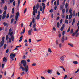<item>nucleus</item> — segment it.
Wrapping results in <instances>:
<instances>
[{
  "label": "nucleus",
  "instance_id": "f257e3e1",
  "mask_svg": "<svg viewBox=\"0 0 79 79\" xmlns=\"http://www.w3.org/2000/svg\"><path fill=\"white\" fill-rule=\"evenodd\" d=\"M20 68L21 69H22V70L23 71H25V72L26 73H27V71L29 70V66L27 65H26L25 67V68L24 67H23L22 66H20Z\"/></svg>",
  "mask_w": 79,
  "mask_h": 79
},
{
  "label": "nucleus",
  "instance_id": "f03ea898",
  "mask_svg": "<svg viewBox=\"0 0 79 79\" xmlns=\"http://www.w3.org/2000/svg\"><path fill=\"white\" fill-rule=\"evenodd\" d=\"M35 8H36V7L35 5H34L33 8V15L34 18H35V13H37V10Z\"/></svg>",
  "mask_w": 79,
  "mask_h": 79
},
{
  "label": "nucleus",
  "instance_id": "7ed1b4c3",
  "mask_svg": "<svg viewBox=\"0 0 79 79\" xmlns=\"http://www.w3.org/2000/svg\"><path fill=\"white\" fill-rule=\"evenodd\" d=\"M13 32H9L8 35H10L11 36V37L12 41H14V37H13V36H12L13 35Z\"/></svg>",
  "mask_w": 79,
  "mask_h": 79
},
{
  "label": "nucleus",
  "instance_id": "20e7f679",
  "mask_svg": "<svg viewBox=\"0 0 79 79\" xmlns=\"http://www.w3.org/2000/svg\"><path fill=\"white\" fill-rule=\"evenodd\" d=\"M2 41H1L0 43V45H1V47H2L4 45L5 43V37H2Z\"/></svg>",
  "mask_w": 79,
  "mask_h": 79
},
{
  "label": "nucleus",
  "instance_id": "39448f33",
  "mask_svg": "<svg viewBox=\"0 0 79 79\" xmlns=\"http://www.w3.org/2000/svg\"><path fill=\"white\" fill-rule=\"evenodd\" d=\"M21 64H23L24 67H25L26 66V61L24 60H21Z\"/></svg>",
  "mask_w": 79,
  "mask_h": 79
},
{
  "label": "nucleus",
  "instance_id": "423d86ee",
  "mask_svg": "<svg viewBox=\"0 0 79 79\" xmlns=\"http://www.w3.org/2000/svg\"><path fill=\"white\" fill-rule=\"evenodd\" d=\"M18 16H19V12H17L16 14V15L15 16V20L17 21H18Z\"/></svg>",
  "mask_w": 79,
  "mask_h": 79
},
{
  "label": "nucleus",
  "instance_id": "0eeeda50",
  "mask_svg": "<svg viewBox=\"0 0 79 79\" xmlns=\"http://www.w3.org/2000/svg\"><path fill=\"white\" fill-rule=\"evenodd\" d=\"M64 56H66L65 55L62 56L60 58V59L61 60V61H64V58H65V57Z\"/></svg>",
  "mask_w": 79,
  "mask_h": 79
},
{
  "label": "nucleus",
  "instance_id": "6e6552de",
  "mask_svg": "<svg viewBox=\"0 0 79 79\" xmlns=\"http://www.w3.org/2000/svg\"><path fill=\"white\" fill-rule=\"evenodd\" d=\"M65 40V39H64V36H63L62 37L61 39V41L62 43H63L64 42V41Z\"/></svg>",
  "mask_w": 79,
  "mask_h": 79
},
{
  "label": "nucleus",
  "instance_id": "1a4fd4ad",
  "mask_svg": "<svg viewBox=\"0 0 79 79\" xmlns=\"http://www.w3.org/2000/svg\"><path fill=\"white\" fill-rule=\"evenodd\" d=\"M76 22V19H75V18H74L73 21L72 23V26H73V25L74 24V23Z\"/></svg>",
  "mask_w": 79,
  "mask_h": 79
},
{
  "label": "nucleus",
  "instance_id": "9d476101",
  "mask_svg": "<svg viewBox=\"0 0 79 79\" xmlns=\"http://www.w3.org/2000/svg\"><path fill=\"white\" fill-rule=\"evenodd\" d=\"M7 60H8L7 59H6V57H4L3 59V61L4 62H6L7 61Z\"/></svg>",
  "mask_w": 79,
  "mask_h": 79
},
{
  "label": "nucleus",
  "instance_id": "9b49d317",
  "mask_svg": "<svg viewBox=\"0 0 79 79\" xmlns=\"http://www.w3.org/2000/svg\"><path fill=\"white\" fill-rule=\"evenodd\" d=\"M25 74V73H24V72H22L20 73V75L21 76H24Z\"/></svg>",
  "mask_w": 79,
  "mask_h": 79
},
{
  "label": "nucleus",
  "instance_id": "f8f14e48",
  "mask_svg": "<svg viewBox=\"0 0 79 79\" xmlns=\"http://www.w3.org/2000/svg\"><path fill=\"white\" fill-rule=\"evenodd\" d=\"M26 30V29L25 28H24V30L22 32H21V35H22V34H24L25 32V31Z\"/></svg>",
  "mask_w": 79,
  "mask_h": 79
},
{
  "label": "nucleus",
  "instance_id": "ddd939ff",
  "mask_svg": "<svg viewBox=\"0 0 79 79\" xmlns=\"http://www.w3.org/2000/svg\"><path fill=\"white\" fill-rule=\"evenodd\" d=\"M68 45H69L70 46V47H74V46H73V44L68 43Z\"/></svg>",
  "mask_w": 79,
  "mask_h": 79
},
{
  "label": "nucleus",
  "instance_id": "4468645a",
  "mask_svg": "<svg viewBox=\"0 0 79 79\" xmlns=\"http://www.w3.org/2000/svg\"><path fill=\"white\" fill-rule=\"evenodd\" d=\"M29 35H31L32 34V31L31 30H29L28 31Z\"/></svg>",
  "mask_w": 79,
  "mask_h": 79
},
{
  "label": "nucleus",
  "instance_id": "2eb2a0df",
  "mask_svg": "<svg viewBox=\"0 0 79 79\" xmlns=\"http://www.w3.org/2000/svg\"><path fill=\"white\" fill-rule=\"evenodd\" d=\"M36 9H39V3H37L36 6Z\"/></svg>",
  "mask_w": 79,
  "mask_h": 79
},
{
  "label": "nucleus",
  "instance_id": "dca6fc26",
  "mask_svg": "<svg viewBox=\"0 0 79 79\" xmlns=\"http://www.w3.org/2000/svg\"><path fill=\"white\" fill-rule=\"evenodd\" d=\"M73 63L74 64H78V62L77 61H73Z\"/></svg>",
  "mask_w": 79,
  "mask_h": 79
},
{
  "label": "nucleus",
  "instance_id": "f3484780",
  "mask_svg": "<svg viewBox=\"0 0 79 79\" xmlns=\"http://www.w3.org/2000/svg\"><path fill=\"white\" fill-rule=\"evenodd\" d=\"M63 6L61 5L60 6V10H63Z\"/></svg>",
  "mask_w": 79,
  "mask_h": 79
},
{
  "label": "nucleus",
  "instance_id": "a211bd4d",
  "mask_svg": "<svg viewBox=\"0 0 79 79\" xmlns=\"http://www.w3.org/2000/svg\"><path fill=\"white\" fill-rule=\"evenodd\" d=\"M6 17V15H3L2 17V19H4L5 17Z\"/></svg>",
  "mask_w": 79,
  "mask_h": 79
},
{
  "label": "nucleus",
  "instance_id": "6ab92c4d",
  "mask_svg": "<svg viewBox=\"0 0 79 79\" xmlns=\"http://www.w3.org/2000/svg\"><path fill=\"white\" fill-rule=\"evenodd\" d=\"M64 13H65V9H64L62 10V14L64 15Z\"/></svg>",
  "mask_w": 79,
  "mask_h": 79
},
{
  "label": "nucleus",
  "instance_id": "aec40b11",
  "mask_svg": "<svg viewBox=\"0 0 79 79\" xmlns=\"http://www.w3.org/2000/svg\"><path fill=\"white\" fill-rule=\"evenodd\" d=\"M3 24L4 26H7V23H6L5 22H4L3 23Z\"/></svg>",
  "mask_w": 79,
  "mask_h": 79
},
{
  "label": "nucleus",
  "instance_id": "412c9836",
  "mask_svg": "<svg viewBox=\"0 0 79 79\" xmlns=\"http://www.w3.org/2000/svg\"><path fill=\"white\" fill-rule=\"evenodd\" d=\"M7 46V45L6 44H5L4 45V49H6V46Z\"/></svg>",
  "mask_w": 79,
  "mask_h": 79
},
{
  "label": "nucleus",
  "instance_id": "4be33fe9",
  "mask_svg": "<svg viewBox=\"0 0 79 79\" xmlns=\"http://www.w3.org/2000/svg\"><path fill=\"white\" fill-rule=\"evenodd\" d=\"M70 29H71V27H69L67 30V32H68L70 31Z\"/></svg>",
  "mask_w": 79,
  "mask_h": 79
},
{
  "label": "nucleus",
  "instance_id": "5701e85b",
  "mask_svg": "<svg viewBox=\"0 0 79 79\" xmlns=\"http://www.w3.org/2000/svg\"><path fill=\"white\" fill-rule=\"evenodd\" d=\"M47 73H50V74H52V72L51 71V70H48L47 71Z\"/></svg>",
  "mask_w": 79,
  "mask_h": 79
},
{
  "label": "nucleus",
  "instance_id": "b1692460",
  "mask_svg": "<svg viewBox=\"0 0 79 79\" xmlns=\"http://www.w3.org/2000/svg\"><path fill=\"white\" fill-rule=\"evenodd\" d=\"M66 0H64V2L62 3V5L63 6L65 5V2H66Z\"/></svg>",
  "mask_w": 79,
  "mask_h": 79
},
{
  "label": "nucleus",
  "instance_id": "393cba45",
  "mask_svg": "<svg viewBox=\"0 0 79 79\" xmlns=\"http://www.w3.org/2000/svg\"><path fill=\"white\" fill-rule=\"evenodd\" d=\"M40 18V15H37L36 17V19L37 20H39V18Z\"/></svg>",
  "mask_w": 79,
  "mask_h": 79
},
{
  "label": "nucleus",
  "instance_id": "a878e982",
  "mask_svg": "<svg viewBox=\"0 0 79 79\" xmlns=\"http://www.w3.org/2000/svg\"><path fill=\"white\" fill-rule=\"evenodd\" d=\"M60 3V0H58L57 1V6L59 5V3Z\"/></svg>",
  "mask_w": 79,
  "mask_h": 79
},
{
  "label": "nucleus",
  "instance_id": "bb28decb",
  "mask_svg": "<svg viewBox=\"0 0 79 79\" xmlns=\"http://www.w3.org/2000/svg\"><path fill=\"white\" fill-rule=\"evenodd\" d=\"M9 16H10V13H8L6 15V18H9Z\"/></svg>",
  "mask_w": 79,
  "mask_h": 79
},
{
  "label": "nucleus",
  "instance_id": "cd10ccee",
  "mask_svg": "<svg viewBox=\"0 0 79 79\" xmlns=\"http://www.w3.org/2000/svg\"><path fill=\"white\" fill-rule=\"evenodd\" d=\"M57 27L58 28L59 27H60V23L59 22H58L57 24Z\"/></svg>",
  "mask_w": 79,
  "mask_h": 79
},
{
  "label": "nucleus",
  "instance_id": "c85d7f7f",
  "mask_svg": "<svg viewBox=\"0 0 79 79\" xmlns=\"http://www.w3.org/2000/svg\"><path fill=\"white\" fill-rule=\"evenodd\" d=\"M6 10H7V7L6 6V5H5L4 7V10L6 11Z\"/></svg>",
  "mask_w": 79,
  "mask_h": 79
},
{
  "label": "nucleus",
  "instance_id": "c756f323",
  "mask_svg": "<svg viewBox=\"0 0 79 79\" xmlns=\"http://www.w3.org/2000/svg\"><path fill=\"white\" fill-rule=\"evenodd\" d=\"M48 52H49V53H52V51L51 50V49H50V48H49L48 50Z\"/></svg>",
  "mask_w": 79,
  "mask_h": 79
},
{
  "label": "nucleus",
  "instance_id": "7c9ffc66",
  "mask_svg": "<svg viewBox=\"0 0 79 79\" xmlns=\"http://www.w3.org/2000/svg\"><path fill=\"white\" fill-rule=\"evenodd\" d=\"M14 13H15V9H14V8H13L12 9V13L13 14Z\"/></svg>",
  "mask_w": 79,
  "mask_h": 79
},
{
  "label": "nucleus",
  "instance_id": "2f4dec72",
  "mask_svg": "<svg viewBox=\"0 0 79 79\" xmlns=\"http://www.w3.org/2000/svg\"><path fill=\"white\" fill-rule=\"evenodd\" d=\"M14 21V19L12 18L11 20V22L10 23V24H12L13 23Z\"/></svg>",
  "mask_w": 79,
  "mask_h": 79
},
{
  "label": "nucleus",
  "instance_id": "473e14b6",
  "mask_svg": "<svg viewBox=\"0 0 79 79\" xmlns=\"http://www.w3.org/2000/svg\"><path fill=\"white\" fill-rule=\"evenodd\" d=\"M8 39H9V37H8V35H6V40H8Z\"/></svg>",
  "mask_w": 79,
  "mask_h": 79
},
{
  "label": "nucleus",
  "instance_id": "72a5a7b5",
  "mask_svg": "<svg viewBox=\"0 0 79 79\" xmlns=\"http://www.w3.org/2000/svg\"><path fill=\"white\" fill-rule=\"evenodd\" d=\"M9 42H10V43L11 42V38H9Z\"/></svg>",
  "mask_w": 79,
  "mask_h": 79
},
{
  "label": "nucleus",
  "instance_id": "f704fd0d",
  "mask_svg": "<svg viewBox=\"0 0 79 79\" xmlns=\"http://www.w3.org/2000/svg\"><path fill=\"white\" fill-rule=\"evenodd\" d=\"M36 26V24L34 23L33 25V28H35Z\"/></svg>",
  "mask_w": 79,
  "mask_h": 79
},
{
  "label": "nucleus",
  "instance_id": "c9c22d12",
  "mask_svg": "<svg viewBox=\"0 0 79 79\" xmlns=\"http://www.w3.org/2000/svg\"><path fill=\"white\" fill-rule=\"evenodd\" d=\"M32 22L33 24H34V23L35 22V20L34 19V18H33Z\"/></svg>",
  "mask_w": 79,
  "mask_h": 79
},
{
  "label": "nucleus",
  "instance_id": "e433bc0d",
  "mask_svg": "<svg viewBox=\"0 0 79 79\" xmlns=\"http://www.w3.org/2000/svg\"><path fill=\"white\" fill-rule=\"evenodd\" d=\"M73 33V29H72L70 31V34H72Z\"/></svg>",
  "mask_w": 79,
  "mask_h": 79
},
{
  "label": "nucleus",
  "instance_id": "4c0bfd02",
  "mask_svg": "<svg viewBox=\"0 0 79 79\" xmlns=\"http://www.w3.org/2000/svg\"><path fill=\"white\" fill-rule=\"evenodd\" d=\"M70 16L72 18L73 17V13L72 12L70 13Z\"/></svg>",
  "mask_w": 79,
  "mask_h": 79
},
{
  "label": "nucleus",
  "instance_id": "58836bf2",
  "mask_svg": "<svg viewBox=\"0 0 79 79\" xmlns=\"http://www.w3.org/2000/svg\"><path fill=\"white\" fill-rule=\"evenodd\" d=\"M65 34V31H63L62 32V35H63V36H64V35Z\"/></svg>",
  "mask_w": 79,
  "mask_h": 79
},
{
  "label": "nucleus",
  "instance_id": "ea45409f",
  "mask_svg": "<svg viewBox=\"0 0 79 79\" xmlns=\"http://www.w3.org/2000/svg\"><path fill=\"white\" fill-rule=\"evenodd\" d=\"M6 11L5 10L4 12L3 13V15H6Z\"/></svg>",
  "mask_w": 79,
  "mask_h": 79
},
{
  "label": "nucleus",
  "instance_id": "a19ab883",
  "mask_svg": "<svg viewBox=\"0 0 79 79\" xmlns=\"http://www.w3.org/2000/svg\"><path fill=\"white\" fill-rule=\"evenodd\" d=\"M21 2V1H18V6H19V4H20V2Z\"/></svg>",
  "mask_w": 79,
  "mask_h": 79
},
{
  "label": "nucleus",
  "instance_id": "79ce46f5",
  "mask_svg": "<svg viewBox=\"0 0 79 79\" xmlns=\"http://www.w3.org/2000/svg\"><path fill=\"white\" fill-rule=\"evenodd\" d=\"M75 34H76V33H73L72 35V36H73V37H74Z\"/></svg>",
  "mask_w": 79,
  "mask_h": 79
},
{
  "label": "nucleus",
  "instance_id": "37998d69",
  "mask_svg": "<svg viewBox=\"0 0 79 79\" xmlns=\"http://www.w3.org/2000/svg\"><path fill=\"white\" fill-rule=\"evenodd\" d=\"M32 66H36V64L34 63L32 64Z\"/></svg>",
  "mask_w": 79,
  "mask_h": 79
},
{
  "label": "nucleus",
  "instance_id": "c03bdc74",
  "mask_svg": "<svg viewBox=\"0 0 79 79\" xmlns=\"http://www.w3.org/2000/svg\"><path fill=\"white\" fill-rule=\"evenodd\" d=\"M68 3H66V4H65V8H68Z\"/></svg>",
  "mask_w": 79,
  "mask_h": 79
},
{
  "label": "nucleus",
  "instance_id": "a18cd8bd",
  "mask_svg": "<svg viewBox=\"0 0 79 79\" xmlns=\"http://www.w3.org/2000/svg\"><path fill=\"white\" fill-rule=\"evenodd\" d=\"M13 5L14 6H15V5H16V2L15 1H14L13 2Z\"/></svg>",
  "mask_w": 79,
  "mask_h": 79
},
{
  "label": "nucleus",
  "instance_id": "49530a36",
  "mask_svg": "<svg viewBox=\"0 0 79 79\" xmlns=\"http://www.w3.org/2000/svg\"><path fill=\"white\" fill-rule=\"evenodd\" d=\"M65 23H66V24L68 23V21L67 20H65Z\"/></svg>",
  "mask_w": 79,
  "mask_h": 79
},
{
  "label": "nucleus",
  "instance_id": "de8ad7c7",
  "mask_svg": "<svg viewBox=\"0 0 79 79\" xmlns=\"http://www.w3.org/2000/svg\"><path fill=\"white\" fill-rule=\"evenodd\" d=\"M33 29H34V31H38V30L36 29V28H35H35H33Z\"/></svg>",
  "mask_w": 79,
  "mask_h": 79
},
{
  "label": "nucleus",
  "instance_id": "09e8293b",
  "mask_svg": "<svg viewBox=\"0 0 79 79\" xmlns=\"http://www.w3.org/2000/svg\"><path fill=\"white\" fill-rule=\"evenodd\" d=\"M64 28H63V27H61L60 28V31H63V29H64Z\"/></svg>",
  "mask_w": 79,
  "mask_h": 79
},
{
  "label": "nucleus",
  "instance_id": "8fccbe9b",
  "mask_svg": "<svg viewBox=\"0 0 79 79\" xmlns=\"http://www.w3.org/2000/svg\"><path fill=\"white\" fill-rule=\"evenodd\" d=\"M64 28H63V27H61L60 28V31H63V29H64Z\"/></svg>",
  "mask_w": 79,
  "mask_h": 79
},
{
  "label": "nucleus",
  "instance_id": "3c124183",
  "mask_svg": "<svg viewBox=\"0 0 79 79\" xmlns=\"http://www.w3.org/2000/svg\"><path fill=\"white\" fill-rule=\"evenodd\" d=\"M16 54H12V56L13 57H15V56H16Z\"/></svg>",
  "mask_w": 79,
  "mask_h": 79
},
{
  "label": "nucleus",
  "instance_id": "603ef678",
  "mask_svg": "<svg viewBox=\"0 0 79 79\" xmlns=\"http://www.w3.org/2000/svg\"><path fill=\"white\" fill-rule=\"evenodd\" d=\"M11 31H12V29H11V28H10L9 30V32H11Z\"/></svg>",
  "mask_w": 79,
  "mask_h": 79
},
{
  "label": "nucleus",
  "instance_id": "864d4df0",
  "mask_svg": "<svg viewBox=\"0 0 79 79\" xmlns=\"http://www.w3.org/2000/svg\"><path fill=\"white\" fill-rule=\"evenodd\" d=\"M0 4L1 7H2V6H3V4H2V1H1Z\"/></svg>",
  "mask_w": 79,
  "mask_h": 79
},
{
  "label": "nucleus",
  "instance_id": "5fc2aeb1",
  "mask_svg": "<svg viewBox=\"0 0 79 79\" xmlns=\"http://www.w3.org/2000/svg\"><path fill=\"white\" fill-rule=\"evenodd\" d=\"M68 77V75H65L64 77V79H65L67 78V77Z\"/></svg>",
  "mask_w": 79,
  "mask_h": 79
},
{
  "label": "nucleus",
  "instance_id": "6e6d98bb",
  "mask_svg": "<svg viewBox=\"0 0 79 79\" xmlns=\"http://www.w3.org/2000/svg\"><path fill=\"white\" fill-rule=\"evenodd\" d=\"M56 45H58V40L56 41Z\"/></svg>",
  "mask_w": 79,
  "mask_h": 79
},
{
  "label": "nucleus",
  "instance_id": "4d7b16f0",
  "mask_svg": "<svg viewBox=\"0 0 79 79\" xmlns=\"http://www.w3.org/2000/svg\"><path fill=\"white\" fill-rule=\"evenodd\" d=\"M32 22H30V24L29 26H30V27H31V26H32Z\"/></svg>",
  "mask_w": 79,
  "mask_h": 79
},
{
  "label": "nucleus",
  "instance_id": "13d9d810",
  "mask_svg": "<svg viewBox=\"0 0 79 79\" xmlns=\"http://www.w3.org/2000/svg\"><path fill=\"white\" fill-rule=\"evenodd\" d=\"M79 71V68L77 69V71L75 72V73H78Z\"/></svg>",
  "mask_w": 79,
  "mask_h": 79
},
{
  "label": "nucleus",
  "instance_id": "bf43d9fd",
  "mask_svg": "<svg viewBox=\"0 0 79 79\" xmlns=\"http://www.w3.org/2000/svg\"><path fill=\"white\" fill-rule=\"evenodd\" d=\"M79 32V29H77L76 31H75V33L77 34Z\"/></svg>",
  "mask_w": 79,
  "mask_h": 79
},
{
  "label": "nucleus",
  "instance_id": "052dcab7",
  "mask_svg": "<svg viewBox=\"0 0 79 79\" xmlns=\"http://www.w3.org/2000/svg\"><path fill=\"white\" fill-rule=\"evenodd\" d=\"M1 0V1H2L3 4H4V3H5V0Z\"/></svg>",
  "mask_w": 79,
  "mask_h": 79
},
{
  "label": "nucleus",
  "instance_id": "680f3d73",
  "mask_svg": "<svg viewBox=\"0 0 79 79\" xmlns=\"http://www.w3.org/2000/svg\"><path fill=\"white\" fill-rule=\"evenodd\" d=\"M72 9L71 8L69 10V13H72Z\"/></svg>",
  "mask_w": 79,
  "mask_h": 79
},
{
  "label": "nucleus",
  "instance_id": "e2e57ef3",
  "mask_svg": "<svg viewBox=\"0 0 79 79\" xmlns=\"http://www.w3.org/2000/svg\"><path fill=\"white\" fill-rule=\"evenodd\" d=\"M40 11H42V6H40Z\"/></svg>",
  "mask_w": 79,
  "mask_h": 79
},
{
  "label": "nucleus",
  "instance_id": "0e129e2a",
  "mask_svg": "<svg viewBox=\"0 0 79 79\" xmlns=\"http://www.w3.org/2000/svg\"><path fill=\"white\" fill-rule=\"evenodd\" d=\"M23 59H26V56L24 55L23 57Z\"/></svg>",
  "mask_w": 79,
  "mask_h": 79
},
{
  "label": "nucleus",
  "instance_id": "69168bd1",
  "mask_svg": "<svg viewBox=\"0 0 79 79\" xmlns=\"http://www.w3.org/2000/svg\"><path fill=\"white\" fill-rule=\"evenodd\" d=\"M45 6H44L43 7V10H45Z\"/></svg>",
  "mask_w": 79,
  "mask_h": 79
},
{
  "label": "nucleus",
  "instance_id": "338daca9",
  "mask_svg": "<svg viewBox=\"0 0 79 79\" xmlns=\"http://www.w3.org/2000/svg\"><path fill=\"white\" fill-rule=\"evenodd\" d=\"M42 6H45V3H42Z\"/></svg>",
  "mask_w": 79,
  "mask_h": 79
},
{
  "label": "nucleus",
  "instance_id": "774afa93",
  "mask_svg": "<svg viewBox=\"0 0 79 79\" xmlns=\"http://www.w3.org/2000/svg\"><path fill=\"white\" fill-rule=\"evenodd\" d=\"M41 78L42 79H45V77H44L43 76H41Z\"/></svg>",
  "mask_w": 79,
  "mask_h": 79
}]
</instances>
